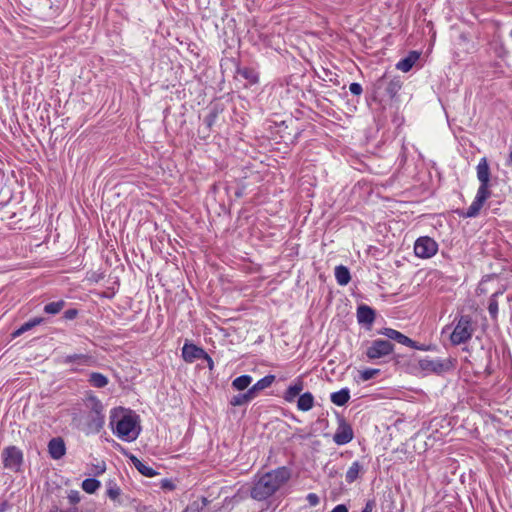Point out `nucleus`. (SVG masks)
I'll return each mask as SVG.
<instances>
[{
	"label": "nucleus",
	"mask_w": 512,
	"mask_h": 512,
	"mask_svg": "<svg viewBox=\"0 0 512 512\" xmlns=\"http://www.w3.org/2000/svg\"><path fill=\"white\" fill-rule=\"evenodd\" d=\"M290 477V470L284 466L267 472L254 482L250 495L257 501L266 500L285 485Z\"/></svg>",
	"instance_id": "obj_1"
},
{
	"label": "nucleus",
	"mask_w": 512,
	"mask_h": 512,
	"mask_svg": "<svg viewBox=\"0 0 512 512\" xmlns=\"http://www.w3.org/2000/svg\"><path fill=\"white\" fill-rule=\"evenodd\" d=\"M110 425L114 433L126 441L135 440L140 432L137 423V416L131 413H125L123 410L114 411L110 417Z\"/></svg>",
	"instance_id": "obj_2"
},
{
	"label": "nucleus",
	"mask_w": 512,
	"mask_h": 512,
	"mask_svg": "<svg viewBox=\"0 0 512 512\" xmlns=\"http://www.w3.org/2000/svg\"><path fill=\"white\" fill-rule=\"evenodd\" d=\"M473 332L471 316L462 315L450 336L451 342L455 345L466 343L471 339Z\"/></svg>",
	"instance_id": "obj_3"
},
{
	"label": "nucleus",
	"mask_w": 512,
	"mask_h": 512,
	"mask_svg": "<svg viewBox=\"0 0 512 512\" xmlns=\"http://www.w3.org/2000/svg\"><path fill=\"white\" fill-rule=\"evenodd\" d=\"M394 350V345L388 341L383 339L373 340L370 345L366 349V356L370 360H376L380 358H384L390 355Z\"/></svg>",
	"instance_id": "obj_4"
},
{
	"label": "nucleus",
	"mask_w": 512,
	"mask_h": 512,
	"mask_svg": "<svg viewBox=\"0 0 512 512\" xmlns=\"http://www.w3.org/2000/svg\"><path fill=\"white\" fill-rule=\"evenodd\" d=\"M4 467L13 471H18L23 461V454L15 446H9L2 452Z\"/></svg>",
	"instance_id": "obj_5"
},
{
	"label": "nucleus",
	"mask_w": 512,
	"mask_h": 512,
	"mask_svg": "<svg viewBox=\"0 0 512 512\" xmlns=\"http://www.w3.org/2000/svg\"><path fill=\"white\" fill-rule=\"evenodd\" d=\"M437 250V243L430 237H420L414 245L415 255L420 258H430L436 254Z\"/></svg>",
	"instance_id": "obj_6"
},
{
	"label": "nucleus",
	"mask_w": 512,
	"mask_h": 512,
	"mask_svg": "<svg viewBox=\"0 0 512 512\" xmlns=\"http://www.w3.org/2000/svg\"><path fill=\"white\" fill-rule=\"evenodd\" d=\"M419 368L422 371L429 372V373H436L441 374L445 371L450 370L451 368V361L449 359L445 360H431L428 358L420 359L418 362Z\"/></svg>",
	"instance_id": "obj_7"
},
{
	"label": "nucleus",
	"mask_w": 512,
	"mask_h": 512,
	"mask_svg": "<svg viewBox=\"0 0 512 512\" xmlns=\"http://www.w3.org/2000/svg\"><path fill=\"white\" fill-rule=\"evenodd\" d=\"M401 81L398 78L387 80L386 76L379 78L375 84L377 89L385 88V92L389 98H394L401 89Z\"/></svg>",
	"instance_id": "obj_8"
},
{
	"label": "nucleus",
	"mask_w": 512,
	"mask_h": 512,
	"mask_svg": "<svg viewBox=\"0 0 512 512\" xmlns=\"http://www.w3.org/2000/svg\"><path fill=\"white\" fill-rule=\"evenodd\" d=\"M490 196H491V191H484V190L478 189L477 195H476L474 201L468 207L467 211L465 213H463V215L465 217H469V218L476 217L479 214L483 204Z\"/></svg>",
	"instance_id": "obj_9"
},
{
	"label": "nucleus",
	"mask_w": 512,
	"mask_h": 512,
	"mask_svg": "<svg viewBox=\"0 0 512 512\" xmlns=\"http://www.w3.org/2000/svg\"><path fill=\"white\" fill-rule=\"evenodd\" d=\"M353 430L350 424L341 420L339 426L333 436V440L338 445L349 443L353 439Z\"/></svg>",
	"instance_id": "obj_10"
},
{
	"label": "nucleus",
	"mask_w": 512,
	"mask_h": 512,
	"mask_svg": "<svg viewBox=\"0 0 512 512\" xmlns=\"http://www.w3.org/2000/svg\"><path fill=\"white\" fill-rule=\"evenodd\" d=\"M477 178L480 181V186L478 189L490 191V168L486 158H482L477 165Z\"/></svg>",
	"instance_id": "obj_11"
},
{
	"label": "nucleus",
	"mask_w": 512,
	"mask_h": 512,
	"mask_svg": "<svg viewBox=\"0 0 512 512\" xmlns=\"http://www.w3.org/2000/svg\"><path fill=\"white\" fill-rule=\"evenodd\" d=\"M48 452L51 458L61 459L66 453L65 442L61 437L52 438L48 443Z\"/></svg>",
	"instance_id": "obj_12"
},
{
	"label": "nucleus",
	"mask_w": 512,
	"mask_h": 512,
	"mask_svg": "<svg viewBox=\"0 0 512 512\" xmlns=\"http://www.w3.org/2000/svg\"><path fill=\"white\" fill-rule=\"evenodd\" d=\"M380 334L386 336L387 338L397 341L400 344L406 345V346H415V341L410 339L409 337L405 336L401 332L392 329V328H383L379 331Z\"/></svg>",
	"instance_id": "obj_13"
},
{
	"label": "nucleus",
	"mask_w": 512,
	"mask_h": 512,
	"mask_svg": "<svg viewBox=\"0 0 512 512\" xmlns=\"http://www.w3.org/2000/svg\"><path fill=\"white\" fill-rule=\"evenodd\" d=\"M375 316V311L367 305H360L357 309V319L360 324L370 327L375 320Z\"/></svg>",
	"instance_id": "obj_14"
},
{
	"label": "nucleus",
	"mask_w": 512,
	"mask_h": 512,
	"mask_svg": "<svg viewBox=\"0 0 512 512\" xmlns=\"http://www.w3.org/2000/svg\"><path fill=\"white\" fill-rule=\"evenodd\" d=\"M205 354V351L193 344H185L182 349V356L185 361L193 362L195 359H200Z\"/></svg>",
	"instance_id": "obj_15"
},
{
	"label": "nucleus",
	"mask_w": 512,
	"mask_h": 512,
	"mask_svg": "<svg viewBox=\"0 0 512 512\" xmlns=\"http://www.w3.org/2000/svg\"><path fill=\"white\" fill-rule=\"evenodd\" d=\"M104 424V416L101 414V411L97 408L94 409L89 415L88 427L90 430L94 432H99Z\"/></svg>",
	"instance_id": "obj_16"
},
{
	"label": "nucleus",
	"mask_w": 512,
	"mask_h": 512,
	"mask_svg": "<svg viewBox=\"0 0 512 512\" xmlns=\"http://www.w3.org/2000/svg\"><path fill=\"white\" fill-rule=\"evenodd\" d=\"M418 59H419V54L417 52H415V51L410 52V54L406 58L400 60L397 63L396 67H397V69H399L403 72H408L413 67V65L416 63V61Z\"/></svg>",
	"instance_id": "obj_17"
},
{
	"label": "nucleus",
	"mask_w": 512,
	"mask_h": 512,
	"mask_svg": "<svg viewBox=\"0 0 512 512\" xmlns=\"http://www.w3.org/2000/svg\"><path fill=\"white\" fill-rule=\"evenodd\" d=\"M255 397H256L255 393L253 392V390L251 388H249L245 393L233 396L230 399V404L232 406H241V405H244V404L250 402Z\"/></svg>",
	"instance_id": "obj_18"
},
{
	"label": "nucleus",
	"mask_w": 512,
	"mask_h": 512,
	"mask_svg": "<svg viewBox=\"0 0 512 512\" xmlns=\"http://www.w3.org/2000/svg\"><path fill=\"white\" fill-rule=\"evenodd\" d=\"M130 460L134 464L135 468L146 477H153L157 473L153 470V468L147 466L142 461H140L136 456L131 455Z\"/></svg>",
	"instance_id": "obj_19"
},
{
	"label": "nucleus",
	"mask_w": 512,
	"mask_h": 512,
	"mask_svg": "<svg viewBox=\"0 0 512 512\" xmlns=\"http://www.w3.org/2000/svg\"><path fill=\"white\" fill-rule=\"evenodd\" d=\"M335 277L338 284L341 286L347 285L351 280L348 268L343 265H339L335 268Z\"/></svg>",
	"instance_id": "obj_20"
},
{
	"label": "nucleus",
	"mask_w": 512,
	"mask_h": 512,
	"mask_svg": "<svg viewBox=\"0 0 512 512\" xmlns=\"http://www.w3.org/2000/svg\"><path fill=\"white\" fill-rule=\"evenodd\" d=\"M92 358L88 355L84 354H74L68 355L64 358L63 362L65 364H77V365H89Z\"/></svg>",
	"instance_id": "obj_21"
},
{
	"label": "nucleus",
	"mask_w": 512,
	"mask_h": 512,
	"mask_svg": "<svg viewBox=\"0 0 512 512\" xmlns=\"http://www.w3.org/2000/svg\"><path fill=\"white\" fill-rule=\"evenodd\" d=\"M303 382L298 380L294 385L288 387L285 392L284 399L287 402H293L294 399L302 392Z\"/></svg>",
	"instance_id": "obj_22"
},
{
	"label": "nucleus",
	"mask_w": 512,
	"mask_h": 512,
	"mask_svg": "<svg viewBox=\"0 0 512 512\" xmlns=\"http://www.w3.org/2000/svg\"><path fill=\"white\" fill-rule=\"evenodd\" d=\"M350 399V392L347 388L341 389L338 392H334L331 394V401L335 405L343 406Z\"/></svg>",
	"instance_id": "obj_23"
},
{
	"label": "nucleus",
	"mask_w": 512,
	"mask_h": 512,
	"mask_svg": "<svg viewBox=\"0 0 512 512\" xmlns=\"http://www.w3.org/2000/svg\"><path fill=\"white\" fill-rule=\"evenodd\" d=\"M314 397L310 392H306L300 395L297 401V407L299 410L308 411L313 407Z\"/></svg>",
	"instance_id": "obj_24"
},
{
	"label": "nucleus",
	"mask_w": 512,
	"mask_h": 512,
	"mask_svg": "<svg viewBox=\"0 0 512 512\" xmlns=\"http://www.w3.org/2000/svg\"><path fill=\"white\" fill-rule=\"evenodd\" d=\"M275 380V376L274 375H267L265 376L264 378L260 379L259 381H257V383H255L251 389L253 390V392L255 393V395L257 396V394L270 387L272 385V383L274 382Z\"/></svg>",
	"instance_id": "obj_25"
},
{
	"label": "nucleus",
	"mask_w": 512,
	"mask_h": 512,
	"mask_svg": "<svg viewBox=\"0 0 512 512\" xmlns=\"http://www.w3.org/2000/svg\"><path fill=\"white\" fill-rule=\"evenodd\" d=\"M252 382V377L249 375H242L237 378H235L232 381V387L236 390L242 391L248 388V386Z\"/></svg>",
	"instance_id": "obj_26"
},
{
	"label": "nucleus",
	"mask_w": 512,
	"mask_h": 512,
	"mask_svg": "<svg viewBox=\"0 0 512 512\" xmlns=\"http://www.w3.org/2000/svg\"><path fill=\"white\" fill-rule=\"evenodd\" d=\"M362 469V465L358 461H355L346 473V481L348 483H353L358 478Z\"/></svg>",
	"instance_id": "obj_27"
},
{
	"label": "nucleus",
	"mask_w": 512,
	"mask_h": 512,
	"mask_svg": "<svg viewBox=\"0 0 512 512\" xmlns=\"http://www.w3.org/2000/svg\"><path fill=\"white\" fill-rule=\"evenodd\" d=\"M89 382L96 388H102L108 384V379L101 373L93 372L90 375Z\"/></svg>",
	"instance_id": "obj_28"
},
{
	"label": "nucleus",
	"mask_w": 512,
	"mask_h": 512,
	"mask_svg": "<svg viewBox=\"0 0 512 512\" xmlns=\"http://www.w3.org/2000/svg\"><path fill=\"white\" fill-rule=\"evenodd\" d=\"M42 322H43V318H34V319L24 323L19 329H17L13 333V336L14 337L19 336V335L23 334L24 332L32 329L33 327L39 325Z\"/></svg>",
	"instance_id": "obj_29"
},
{
	"label": "nucleus",
	"mask_w": 512,
	"mask_h": 512,
	"mask_svg": "<svg viewBox=\"0 0 512 512\" xmlns=\"http://www.w3.org/2000/svg\"><path fill=\"white\" fill-rule=\"evenodd\" d=\"M99 487L100 482L94 478H88L82 482V489L89 494L94 493Z\"/></svg>",
	"instance_id": "obj_30"
},
{
	"label": "nucleus",
	"mask_w": 512,
	"mask_h": 512,
	"mask_svg": "<svg viewBox=\"0 0 512 512\" xmlns=\"http://www.w3.org/2000/svg\"><path fill=\"white\" fill-rule=\"evenodd\" d=\"M500 294L501 293L496 292L489 299L488 311H489V313H490V315H491V317L493 319H496L497 315H498V301H497V297Z\"/></svg>",
	"instance_id": "obj_31"
},
{
	"label": "nucleus",
	"mask_w": 512,
	"mask_h": 512,
	"mask_svg": "<svg viewBox=\"0 0 512 512\" xmlns=\"http://www.w3.org/2000/svg\"><path fill=\"white\" fill-rule=\"evenodd\" d=\"M64 306L65 302L63 300L51 302L45 305L44 311L48 314H57L63 309Z\"/></svg>",
	"instance_id": "obj_32"
},
{
	"label": "nucleus",
	"mask_w": 512,
	"mask_h": 512,
	"mask_svg": "<svg viewBox=\"0 0 512 512\" xmlns=\"http://www.w3.org/2000/svg\"><path fill=\"white\" fill-rule=\"evenodd\" d=\"M238 73L245 79L249 80V82L252 84L258 82V74L253 69H249V68L239 69Z\"/></svg>",
	"instance_id": "obj_33"
},
{
	"label": "nucleus",
	"mask_w": 512,
	"mask_h": 512,
	"mask_svg": "<svg viewBox=\"0 0 512 512\" xmlns=\"http://www.w3.org/2000/svg\"><path fill=\"white\" fill-rule=\"evenodd\" d=\"M379 373L378 369H366L361 373V378L364 381L374 378Z\"/></svg>",
	"instance_id": "obj_34"
},
{
	"label": "nucleus",
	"mask_w": 512,
	"mask_h": 512,
	"mask_svg": "<svg viewBox=\"0 0 512 512\" xmlns=\"http://www.w3.org/2000/svg\"><path fill=\"white\" fill-rule=\"evenodd\" d=\"M107 495L109 496L110 499L117 500L118 497L120 496V489L117 486L110 487L107 490Z\"/></svg>",
	"instance_id": "obj_35"
},
{
	"label": "nucleus",
	"mask_w": 512,
	"mask_h": 512,
	"mask_svg": "<svg viewBox=\"0 0 512 512\" xmlns=\"http://www.w3.org/2000/svg\"><path fill=\"white\" fill-rule=\"evenodd\" d=\"M68 499L71 504H77L80 501V494L78 491L71 490L68 494Z\"/></svg>",
	"instance_id": "obj_36"
},
{
	"label": "nucleus",
	"mask_w": 512,
	"mask_h": 512,
	"mask_svg": "<svg viewBox=\"0 0 512 512\" xmlns=\"http://www.w3.org/2000/svg\"><path fill=\"white\" fill-rule=\"evenodd\" d=\"M349 90L354 95H360L362 93V86L359 83H351Z\"/></svg>",
	"instance_id": "obj_37"
},
{
	"label": "nucleus",
	"mask_w": 512,
	"mask_h": 512,
	"mask_svg": "<svg viewBox=\"0 0 512 512\" xmlns=\"http://www.w3.org/2000/svg\"><path fill=\"white\" fill-rule=\"evenodd\" d=\"M307 501L311 506H316L319 503V497L314 493H310L307 495Z\"/></svg>",
	"instance_id": "obj_38"
},
{
	"label": "nucleus",
	"mask_w": 512,
	"mask_h": 512,
	"mask_svg": "<svg viewBox=\"0 0 512 512\" xmlns=\"http://www.w3.org/2000/svg\"><path fill=\"white\" fill-rule=\"evenodd\" d=\"M77 313L76 309H68L64 312V317L68 320H72L77 316Z\"/></svg>",
	"instance_id": "obj_39"
},
{
	"label": "nucleus",
	"mask_w": 512,
	"mask_h": 512,
	"mask_svg": "<svg viewBox=\"0 0 512 512\" xmlns=\"http://www.w3.org/2000/svg\"><path fill=\"white\" fill-rule=\"evenodd\" d=\"M374 507H375L374 501H368L366 503L364 509L361 512H372Z\"/></svg>",
	"instance_id": "obj_40"
},
{
	"label": "nucleus",
	"mask_w": 512,
	"mask_h": 512,
	"mask_svg": "<svg viewBox=\"0 0 512 512\" xmlns=\"http://www.w3.org/2000/svg\"><path fill=\"white\" fill-rule=\"evenodd\" d=\"M331 512H348V509L344 504H339Z\"/></svg>",
	"instance_id": "obj_41"
},
{
	"label": "nucleus",
	"mask_w": 512,
	"mask_h": 512,
	"mask_svg": "<svg viewBox=\"0 0 512 512\" xmlns=\"http://www.w3.org/2000/svg\"><path fill=\"white\" fill-rule=\"evenodd\" d=\"M162 488H166V489H170L172 490L174 488V485L171 481L169 480H163L162 481Z\"/></svg>",
	"instance_id": "obj_42"
},
{
	"label": "nucleus",
	"mask_w": 512,
	"mask_h": 512,
	"mask_svg": "<svg viewBox=\"0 0 512 512\" xmlns=\"http://www.w3.org/2000/svg\"><path fill=\"white\" fill-rule=\"evenodd\" d=\"M216 115L215 114H210L208 115L206 118H205V122L207 123V125L210 127L215 119Z\"/></svg>",
	"instance_id": "obj_43"
},
{
	"label": "nucleus",
	"mask_w": 512,
	"mask_h": 512,
	"mask_svg": "<svg viewBox=\"0 0 512 512\" xmlns=\"http://www.w3.org/2000/svg\"><path fill=\"white\" fill-rule=\"evenodd\" d=\"M412 348H415V349H419V350H425L426 348H424L423 346L421 345H418L416 342H415V346H411Z\"/></svg>",
	"instance_id": "obj_44"
},
{
	"label": "nucleus",
	"mask_w": 512,
	"mask_h": 512,
	"mask_svg": "<svg viewBox=\"0 0 512 512\" xmlns=\"http://www.w3.org/2000/svg\"><path fill=\"white\" fill-rule=\"evenodd\" d=\"M104 471H105V466H104V465H102L101 467H98V472H97V474H99V473H103Z\"/></svg>",
	"instance_id": "obj_45"
},
{
	"label": "nucleus",
	"mask_w": 512,
	"mask_h": 512,
	"mask_svg": "<svg viewBox=\"0 0 512 512\" xmlns=\"http://www.w3.org/2000/svg\"><path fill=\"white\" fill-rule=\"evenodd\" d=\"M509 160H510V162H512V151L509 154Z\"/></svg>",
	"instance_id": "obj_46"
},
{
	"label": "nucleus",
	"mask_w": 512,
	"mask_h": 512,
	"mask_svg": "<svg viewBox=\"0 0 512 512\" xmlns=\"http://www.w3.org/2000/svg\"><path fill=\"white\" fill-rule=\"evenodd\" d=\"M510 35L512 36V30L510 31Z\"/></svg>",
	"instance_id": "obj_47"
}]
</instances>
